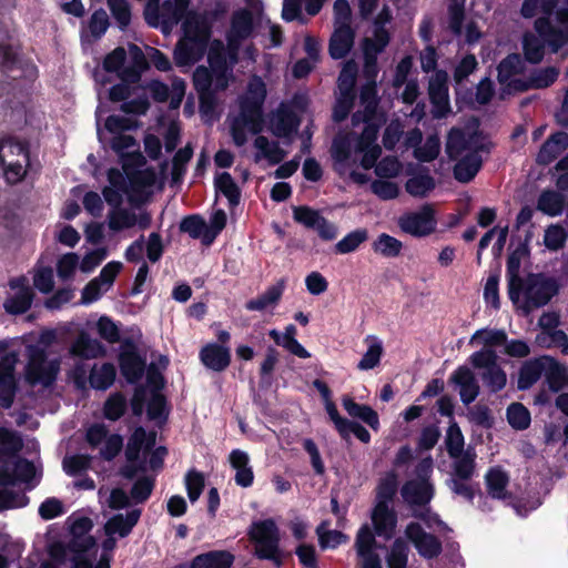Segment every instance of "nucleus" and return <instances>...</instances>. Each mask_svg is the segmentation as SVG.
Wrapping results in <instances>:
<instances>
[{
	"instance_id": "nucleus-1",
	"label": "nucleus",
	"mask_w": 568,
	"mask_h": 568,
	"mask_svg": "<svg viewBox=\"0 0 568 568\" xmlns=\"http://www.w3.org/2000/svg\"><path fill=\"white\" fill-rule=\"evenodd\" d=\"M378 128L367 124L361 135L355 133L338 134L334 138L331 149L334 170L341 176L349 179L362 185L368 182V175L358 172L361 165L365 170L374 168L382 154L381 146L376 143Z\"/></svg>"
},
{
	"instance_id": "nucleus-2",
	"label": "nucleus",
	"mask_w": 568,
	"mask_h": 568,
	"mask_svg": "<svg viewBox=\"0 0 568 568\" xmlns=\"http://www.w3.org/2000/svg\"><path fill=\"white\" fill-rule=\"evenodd\" d=\"M255 23L253 13L245 8L233 11L230 28L226 31V45L220 39L210 43L207 62L217 77L220 87L226 84V75L239 62V52L243 41L253 37Z\"/></svg>"
},
{
	"instance_id": "nucleus-3",
	"label": "nucleus",
	"mask_w": 568,
	"mask_h": 568,
	"mask_svg": "<svg viewBox=\"0 0 568 568\" xmlns=\"http://www.w3.org/2000/svg\"><path fill=\"white\" fill-rule=\"evenodd\" d=\"M108 182L109 185L103 187L102 194L109 205H121L124 195L131 204L136 205L146 202L153 194L156 174L151 169L124 174L112 168L108 171Z\"/></svg>"
},
{
	"instance_id": "nucleus-4",
	"label": "nucleus",
	"mask_w": 568,
	"mask_h": 568,
	"mask_svg": "<svg viewBox=\"0 0 568 568\" xmlns=\"http://www.w3.org/2000/svg\"><path fill=\"white\" fill-rule=\"evenodd\" d=\"M266 97L264 82L253 78L245 94L240 99V112L231 118L230 128L234 143L242 146L250 135L257 134L263 129L262 106Z\"/></svg>"
},
{
	"instance_id": "nucleus-5",
	"label": "nucleus",
	"mask_w": 568,
	"mask_h": 568,
	"mask_svg": "<svg viewBox=\"0 0 568 568\" xmlns=\"http://www.w3.org/2000/svg\"><path fill=\"white\" fill-rule=\"evenodd\" d=\"M481 144L477 134H466L460 129L453 128L447 136L446 153L455 160L454 178L462 183L471 181L481 168Z\"/></svg>"
},
{
	"instance_id": "nucleus-6",
	"label": "nucleus",
	"mask_w": 568,
	"mask_h": 568,
	"mask_svg": "<svg viewBox=\"0 0 568 568\" xmlns=\"http://www.w3.org/2000/svg\"><path fill=\"white\" fill-rule=\"evenodd\" d=\"M182 28L183 37L174 48V62L178 67H191L209 52L211 26L201 14L189 12Z\"/></svg>"
},
{
	"instance_id": "nucleus-7",
	"label": "nucleus",
	"mask_w": 568,
	"mask_h": 568,
	"mask_svg": "<svg viewBox=\"0 0 568 568\" xmlns=\"http://www.w3.org/2000/svg\"><path fill=\"white\" fill-rule=\"evenodd\" d=\"M558 293L557 281L544 274H529L521 283L523 300L516 304L529 313L545 306Z\"/></svg>"
},
{
	"instance_id": "nucleus-8",
	"label": "nucleus",
	"mask_w": 568,
	"mask_h": 568,
	"mask_svg": "<svg viewBox=\"0 0 568 568\" xmlns=\"http://www.w3.org/2000/svg\"><path fill=\"white\" fill-rule=\"evenodd\" d=\"M0 162L4 169V178L11 183L20 182L27 173L29 165L28 145L12 138L0 141Z\"/></svg>"
},
{
	"instance_id": "nucleus-9",
	"label": "nucleus",
	"mask_w": 568,
	"mask_h": 568,
	"mask_svg": "<svg viewBox=\"0 0 568 568\" xmlns=\"http://www.w3.org/2000/svg\"><path fill=\"white\" fill-rule=\"evenodd\" d=\"M469 362L475 368L483 371L480 377L490 392L497 393L506 386L507 375L498 364L494 349L481 348L470 355Z\"/></svg>"
},
{
	"instance_id": "nucleus-10",
	"label": "nucleus",
	"mask_w": 568,
	"mask_h": 568,
	"mask_svg": "<svg viewBox=\"0 0 568 568\" xmlns=\"http://www.w3.org/2000/svg\"><path fill=\"white\" fill-rule=\"evenodd\" d=\"M252 539L255 541V554L261 559H268L275 566H280L282 560L278 549V529L272 519L255 523L251 531Z\"/></svg>"
},
{
	"instance_id": "nucleus-11",
	"label": "nucleus",
	"mask_w": 568,
	"mask_h": 568,
	"mask_svg": "<svg viewBox=\"0 0 568 568\" xmlns=\"http://www.w3.org/2000/svg\"><path fill=\"white\" fill-rule=\"evenodd\" d=\"M556 20L559 24H554L549 18H538L535 21L536 32L544 37L554 53L568 43V0H564L557 9Z\"/></svg>"
},
{
	"instance_id": "nucleus-12",
	"label": "nucleus",
	"mask_w": 568,
	"mask_h": 568,
	"mask_svg": "<svg viewBox=\"0 0 568 568\" xmlns=\"http://www.w3.org/2000/svg\"><path fill=\"white\" fill-rule=\"evenodd\" d=\"M59 371L60 362L58 359L48 361L43 349L34 347L30 351L26 373L30 384L50 386L55 381Z\"/></svg>"
},
{
	"instance_id": "nucleus-13",
	"label": "nucleus",
	"mask_w": 568,
	"mask_h": 568,
	"mask_svg": "<svg viewBox=\"0 0 568 568\" xmlns=\"http://www.w3.org/2000/svg\"><path fill=\"white\" fill-rule=\"evenodd\" d=\"M398 225L403 232L412 236L429 235L436 229L434 209L429 204H425L418 211L402 215Z\"/></svg>"
},
{
	"instance_id": "nucleus-14",
	"label": "nucleus",
	"mask_w": 568,
	"mask_h": 568,
	"mask_svg": "<svg viewBox=\"0 0 568 568\" xmlns=\"http://www.w3.org/2000/svg\"><path fill=\"white\" fill-rule=\"evenodd\" d=\"M89 445L99 449V454L105 460L113 459L122 449L123 439L118 434H109L103 424L90 426L85 435Z\"/></svg>"
},
{
	"instance_id": "nucleus-15",
	"label": "nucleus",
	"mask_w": 568,
	"mask_h": 568,
	"mask_svg": "<svg viewBox=\"0 0 568 568\" xmlns=\"http://www.w3.org/2000/svg\"><path fill=\"white\" fill-rule=\"evenodd\" d=\"M293 217L297 223L316 231L324 241H333L338 234V227L333 222L308 206L294 207Z\"/></svg>"
},
{
	"instance_id": "nucleus-16",
	"label": "nucleus",
	"mask_w": 568,
	"mask_h": 568,
	"mask_svg": "<svg viewBox=\"0 0 568 568\" xmlns=\"http://www.w3.org/2000/svg\"><path fill=\"white\" fill-rule=\"evenodd\" d=\"M152 222L151 214L146 211H141L138 214L133 211L119 206L113 209L108 214V226L113 232H120L134 226L140 230H146Z\"/></svg>"
},
{
	"instance_id": "nucleus-17",
	"label": "nucleus",
	"mask_w": 568,
	"mask_h": 568,
	"mask_svg": "<svg viewBox=\"0 0 568 568\" xmlns=\"http://www.w3.org/2000/svg\"><path fill=\"white\" fill-rule=\"evenodd\" d=\"M12 294L4 300L3 307L7 313L19 315L28 312L33 302V290L29 286L26 277H16L9 282Z\"/></svg>"
},
{
	"instance_id": "nucleus-18",
	"label": "nucleus",
	"mask_w": 568,
	"mask_h": 568,
	"mask_svg": "<svg viewBox=\"0 0 568 568\" xmlns=\"http://www.w3.org/2000/svg\"><path fill=\"white\" fill-rule=\"evenodd\" d=\"M405 536L423 558L433 559L442 552V542L437 537L426 532L417 523L407 525Z\"/></svg>"
},
{
	"instance_id": "nucleus-19",
	"label": "nucleus",
	"mask_w": 568,
	"mask_h": 568,
	"mask_svg": "<svg viewBox=\"0 0 568 568\" xmlns=\"http://www.w3.org/2000/svg\"><path fill=\"white\" fill-rule=\"evenodd\" d=\"M446 72L438 71L429 80L428 94L432 103V113L436 119H442L450 112L448 84Z\"/></svg>"
},
{
	"instance_id": "nucleus-20",
	"label": "nucleus",
	"mask_w": 568,
	"mask_h": 568,
	"mask_svg": "<svg viewBox=\"0 0 568 568\" xmlns=\"http://www.w3.org/2000/svg\"><path fill=\"white\" fill-rule=\"evenodd\" d=\"M126 53L123 48H116L109 53L103 62V67L108 72H116L122 81L138 82L140 80L141 69L144 65V58L140 54L136 58V65L123 68Z\"/></svg>"
},
{
	"instance_id": "nucleus-21",
	"label": "nucleus",
	"mask_w": 568,
	"mask_h": 568,
	"mask_svg": "<svg viewBox=\"0 0 568 568\" xmlns=\"http://www.w3.org/2000/svg\"><path fill=\"white\" fill-rule=\"evenodd\" d=\"M389 42V34L387 30L379 29L375 38H366L364 40V68L363 73L369 81H376L378 68L377 55L381 53Z\"/></svg>"
},
{
	"instance_id": "nucleus-22",
	"label": "nucleus",
	"mask_w": 568,
	"mask_h": 568,
	"mask_svg": "<svg viewBox=\"0 0 568 568\" xmlns=\"http://www.w3.org/2000/svg\"><path fill=\"white\" fill-rule=\"evenodd\" d=\"M69 525L72 538L68 544V549L71 552H88L95 546L94 538L88 535L93 527L92 520L89 517H70Z\"/></svg>"
},
{
	"instance_id": "nucleus-23",
	"label": "nucleus",
	"mask_w": 568,
	"mask_h": 568,
	"mask_svg": "<svg viewBox=\"0 0 568 568\" xmlns=\"http://www.w3.org/2000/svg\"><path fill=\"white\" fill-rule=\"evenodd\" d=\"M449 382L458 389L460 400L471 404L479 395L480 386L474 372L467 366H459L453 372Z\"/></svg>"
},
{
	"instance_id": "nucleus-24",
	"label": "nucleus",
	"mask_w": 568,
	"mask_h": 568,
	"mask_svg": "<svg viewBox=\"0 0 568 568\" xmlns=\"http://www.w3.org/2000/svg\"><path fill=\"white\" fill-rule=\"evenodd\" d=\"M300 120L291 106L281 104L270 118V130L277 138H288L296 132Z\"/></svg>"
},
{
	"instance_id": "nucleus-25",
	"label": "nucleus",
	"mask_w": 568,
	"mask_h": 568,
	"mask_svg": "<svg viewBox=\"0 0 568 568\" xmlns=\"http://www.w3.org/2000/svg\"><path fill=\"white\" fill-rule=\"evenodd\" d=\"M372 521L376 534L389 539L394 534L397 516L386 503H376L372 511Z\"/></svg>"
},
{
	"instance_id": "nucleus-26",
	"label": "nucleus",
	"mask_w": 568,
	"mask_h": 568,
	"mask_svg": "<svg viewBox=\"0 0 568 568\" xmlns=\"http://www.w3.org/2000/svg\"><path fill=\"white\" fill-rule=\"evenodd\" d=\"M200 359L209 369L222 372L230 365V348L216 343H210L202 347L200 352Z\"/></svg>"
},
{
	"instance_id": "nucleus-27",
	"label": "nucleus",
	"mask_w": 568,
	"mask_h": 568,
	"mask_svg": "<svg viewBox=\"0 0 568 568\" xmlns=\"http://www.w3.org/2000/svg\"><path fill=\"white\" fill-rule=\"evenodd\" d=\"M231 467L235 470L234 480L243 488L251 487L254 481L253 468L250 465V456L241 449H233L229 455Z\"/></svg>"
},
{
	"instance_id": "nucleus-28",
	"label": "nucleus",
	"mask_w": 568,
	"mask_h": 568,
	"mask_svg": "<svg viewBox=\"0 0 568 568\" xmlns=\"http://www.w3.org/2000/svg\"><path fill=\"white\" fill-rule=\"evenodd\" d=\"M405 503L423 506L430 501L434 496V487L430 481L408 480L400 490Z\"/></svg>"
},
{
	"instance_id": "nucleus-29",
	"label": "nucleus",
	"mask_w": 568,
	"mask_h": 568,
	"mask_svg": "<svg viewBox=\"0 0 568 568\" xmlns=\"http://www.w3.org/2000/svg\"><path fill=\"white\" fill-rule=\"evenodd\" d=\"M105 353L104 346L95 338H92L87 332L79 333L70 346V354L84 359H92L102 356Z\"/></svg>"
},
{
	"instance_id": "nucleus-30",
	"label": "nucleus",
	"mask_w": 568,
	"mask_h": 568,
	"mask_svg": "<svg viewBox=\"0 0 568 568\" xmlns=\"http://www.w3.org/2000/svg\"><path fill=\"white\" fill-rule=\"evenodd\" d=\"M141 516L140 509H133L125 515L118 514L111 517L104 525L106 536L119 535L120 537L128 536L132 528L138 524Z\"/></svg>"
},
{
	"instance_id": "nucleus-31",
	"label": "nucleus",
	"mask_w": 568,
	"mask_h": 568,
	"mask_svg": "<svg viewBox=\"0 0 568 568\" xmlns=\"http://www.w3.org/2000/svg\"><path fill=\"white\" fill-rule=\"evenodd\" d=\"M120 368L125 379L133 384L143 376L145 362L133 349L124 351L119 357Z\"/></svg>"
},
{
	"instance_id": "nucleus-32",
	"label": "nucleus",
	"mask_w": 568,
	"mask_h": 568,
	"mask_svg": "<svg viewBox=\"0 0 568 568\" xmlns=\"http://www.w3.org/2000/svg\"><path fill=\"white\" fill-rule=\"evenodd\" d=\"M568 148V133L557 132L548 138L538 154L537 163L547 165Z\"/></svg>"
},
{
	"instance_id": "nucleus-33",
	"label": "nucleus",
	"mask_w": 568,
	"mask_h": 568,
	"mask_svg": "<svg viewBox=\"0 0 568 568\" xmlns=\"http://www.w3.org/2000/svg\"><path fill=\"white\" fill-rule=\"evenodd\" d=\"M233 77V69L226 75V84L224 87H220L217 83V77L214 72L213 68L209 63V68L204 65H199L193 72V84L197 93L212 91V87L214 90H225L229 85V81Z\"/></svg>"
},
{
	"instance_id": "nucleus-34",
	"label": "nucleus",
	"mask_w": 568,
	"mask_h": 568,
	"mask_svg": "<svg viewBox=\"0 0 568 568\" xmlns=\"http://www.w3.org/2000/svg\"><path fill=\"white\" fill-rule=\"evenodd\" d=\"M354 32L351 26L335 27L329 41V54L333 59L344 58L352 49Z\"/></svg>"
},
{
	"instance_id": "nucleus-35",
	"label": "nucleus",
	"mask_w": 568,
	"mask_h": 568,
	"mask_svg": "<svg viewBox=\"0 0 568 568\" xmlns=\"http://www.w3.org/2000/svg\"><path fill=\"white\" fill-rule=\"evenodd\" d=\"M156 434L146 433L143 427H138L131 435L126 446V458L130 462L136 460L141 450H150L155 445Z\"/></svg>"
},
{
	"instance_id": "nucleus-36",
	"label": "nucleus",
	"mask_w": 568,
	"mask_h": 568,
	"mask_svg": "<svg viewBox=\"0 0 568 568\" xmlns=\"http://www.w3.org/2000/svg\"><path fill=\"white\" fill-rule=\"evenodd\" d=\"M498 81L501 84H508L519 90L524 82L513 80V78L523 70V60L519 54L507 55L498 65Z\"/></svg>"
},
{
	"instance_id": "nucleus-37",
	"label": "nucleus",
	"mask_w": 568,
	"mask_h": 568,
	"mask_svg": "<svg viewBox=\"0 0 568 568\" xmlns=\"http://www.w3.org/2000/svg\"><path fill=\"white\" fill-rule=\"evenodd\" d=\"M234 561L233 555L225 550H212L195 556L190 568H231Z\"/></svg>"
},
{
	"instance_id": "nucleus-38",
	"label": "nucleus",
	"mask_w": 568,
	"mask_h": 568,
	"mask_svg": "<svg viewBox=\"0 0 568 568\" xmlns=\"http://www.w3.org/2000/svg\"><path fill=\"white\" fill-rule=\"evenodd\" d=\"M546 357L540 356L524 363L519 371L518 388L528 389L536 384L541 376H544Z\"/></svg>"
},
{
	"instance_id": "nucleus-39",
	"label": "nucleus",
	"mask_w": 568,
	"mask_h": 568,
	"mask_svg": "<svg viewBox=\"0 0 568 568\" xmlns=\"http://www.w3.org/2000/svg\"><path fill=\"white\" fill-rule=\"evenodd\" d=\"M361 103L364 105L365 113L356 112L353 114L352 121L353 124L356 125L359 122H365V126L371 124L368 122L369 118L374 114L377 100H376V81L367 80L366 84H364L361 89Z\"/></svg>"
},
{
	"instance_id": "nucleus-40",
	"label": "nucleus",
	"mask_w": 568,
	"mask_h": 568,
	"mask_svg": "<svg viewBox=\"0 0 568 568\" xmlns=\"http://www.w3.org/2000/svg\"><path fill=\"white\" fill-rule=\"evenodd\" d=\"M342 405L351 417L361 419L374 430L378 429L379 418L371 406L358 404L348 396L343 397Z\"/></svg>"
},
{
	"instance_id": "nucleus-41",
	"label": "nucleus",
	"mask_w": 568,
	"mask_h": 568,
	"mask_svg": "<svg viewBox=\"0 0 568 568\" xmlns=\"http://www.w3.org/2000/svg\"><path fill=\"white\" fill-rule=\"evenodd\" d=\"M284 288L285 282L284 280H280L276 284L270 286L263 294L246 302V310L261 312L267 307L275 306L281 300Z\"/></svg>"
},
{
	"instance_id": "nucleus-42",
	"label": "nucleus",
	"mask_w": 568,
	"mask_h": 568,
	"mask_svg": "<svg viewBox=\"0 0 568 568\" xmlns=\"http://www.w3.org/2000/svg\"><path fill=\"white\" fill-rule=\"evenodd\" d=\"M180 230L187 233L192 239H200L205 246L214 242V235H211L206 222L199 215L184 217L180 224Z\"/></svg>"
},
{
	"instance_id": "nucleus-43",
	"label": "nucleus",
	"mask_w": 568,
	"mask_h": 568,
	"mask_svg": "<svg viewBox=\"0 0 568 568\" xmlns=\"http://www.w3.org/2000/svg\"><path fill=\"white\" fill-rule=\"evenodd\" d=\"M546 362L544 377L549 389L558 393L568 384L567 369L550 356L546 357Z\"/></svg>"
},
{
	"instance_id": "nucleus-44",
	"label": "nucleus",
	"mask_w": 568,
	"mask_h": 568,
	"mask_svg": "<svg viewBox=\"0 0 568 568\" xmlns=\"http://www.w3.org/2000/svg\"><path fill=\"white\" fill-rule=\"evenodd\" d=\"M487 491L495 499H505L508 497L507 486L509 477L500 467H494L485 476Z\"/></svg>"
},
{
	"instance_id": "nucleus-45",
	"label": "nucleus",
	"mask_w": 568,
	"mask_h": 568,
	"mask_svg": "<svg viewBox=\"0 0 568 568\" xmlns=\"http://www.w3.org/2000/svg\"><path fill=\"white\" fill-rule=\"evenodd\" d=\"M115 376L116 369L113 364H94L90 372L89 383L94 389L105 390L113 385Z\"/></svg>"
},
{
	"instance_id": "nucleus-46",
	"label": "nucleus",
	"mask_w": 568,
	"mask_h": 568,
	"mask_svg": "<svg viewBox=\"0 0 568 568\" xmlns=\"http://www.w3.org/2000/svg\"><path fill=\"white\" fill-rule=\"evenodd\" d=\"M546 43L548 44L539 33L538 36L534 33H526L523 39L525 59L532 64L541 62L545 55Z\"/></svg>"
},
{
	"instance_id": "nucleus-47",
	"label": "nucleus",
	"mask_w": 568,
	"mask_h": 568,
	"mask_svg": "<svg viewBox=\"0 0 568 568\" xmlns=\"http://www.w3.org/2000/svg\"><path fill=\"white\" fill-rule=\"evenodd\" d=\"M450 458L453 459L452 476L460 477L462 479H470L473 477L476 466V453L473 447H468L465 453Z\"/></svg>"
},
{
	"instance_id": "nucleus-48",
	"label": "nucleus",
	"mask_w": 568,
	"mask_h": 568,
	"mask_svg": "<svg viewBox=\"0 0 568 568\" xmlns=\"http://www.w3.org/2000/svg\"><path fill=\"white\" fill-rule=\"evenodd\" d=\"M254 146L257 149L256 160L261 158L266 159L270 164H278L286 155L277 142H271L267 138L258 135L254 141Z\"/></svg>"
},
{
	"instance_id": "nucleus-49",
	"label": "nucleus",
	"mask_w": 568,
	"mask_h": 568,
	"mask_svg": "<svg viewBox=\"0 0 568 568\" xmlns=\"http://www.w3.org/2000/svg\"><path fill=\"white\" fill-rule=\"evenodd\" d=\"M559 70L555 67H547L534 71L528 80L519 88L520 91L528 89H545L551 85L558 78Z\"/></svg>"
},
{
	"instance_id": "nucleus-50",
	"label": "nucleus",
	"mask_w": 568,
	"mask_h": 568,
	"mask_svg": "<svg viewBox=\"0 0 568 568\" xmlns=\"http://www.w3.org/2000/svg\"><path fill=\"white\" fill-rule=\"evenodd\" d=\"M191 0H165L161 7L162 22L178 24L190 6Z\"/></svg>"
},
{
	"instance_id": "nucleus-51",
	"label": "nucleus",
	"mask_w": 568,
	"mask_h": 568,
	"mask_svg": "<svg viewBox=\"0 0 568 568\" xmlns=\"http://www.w3.org/2000/svg\"><path fill=\"white\" fill-rule=\"evenodd\" d=\"M409 546L403 538H396L386 556L387 568H408Z\"/></svg>"
},
{
	"instance_id": "nucleus-52",
	"label": "nucleus",
	"mask_w": 568,
	"mask_h": 568,
	"mask_svg": "<svg viewBox=\"0 0 568 568\" xmlns=\"http://www.w3.org/2000/svg\"><path fill=\"white\" fill-rule=\"evenodd\" d=\"M564 205L565 200L562 195L556 191H544L537 203L538 210L551 216L560 215L564 211Z\"/></svg>"
},
{
	"instance_id": "nucleus-53",
	"label": "nucleus",
	"mask_w": 568,
	"mask_h": 568,
	"mask_svg": "<svg viewBox=\"0 0 568 568\" xmlns=\"http://www.w3.org/2000/svg\"><path fill=\"white\" fill-rule=\"evenodd\" d=\"M372 248L375 253L385 257H396L400 254L403 243L387 233H382L373 242Z\"/></svg>"
},
{
	"instance_id": "nucleus-54",
	"label": "nucleus",
	"mask_w": 568,
	"mask_h": 568,
	"mask_svg": "<svg viewBox=\"0 0 568 568\" xmlns=\"http://www.w3.org/2000/svg\"><path fill=\"white\" fill-rule=\"evenodd\" d=\"M367 239L368 232L366 229H356L346 234L335 244V252L337 254L353 253L361 246V244L366 242Z\"/></svg>"
},
{
	"instance_id": "nucleus-55",
	"label": "nucleus",
	"mask_w": 568,
	"mask_h": 568,
	"mask_svg": "<svg viewBox=\"0 0 568 568\" xmlns=\"http://www.w3.org/2000/svg\"><path fill=\"white\" fill-rule=\"evenodd\" d=\"M366 341H369V345L357 364V368L359 371H369L375 368L379 364L383 355V344L378 338L368 336Z\"/></svg>"
},
{
	"instance_id": "nucleus-56",
	"label": "nucleus",
	"mask_w": 568,
	"mask_h": 568,
	"mask_svg": "<svg viewBox=\"0 0 568 568\" xmlns=\"http://www.w3.org/2000/svg\"><path fill=\"white\" fill-rule=\"evenodd\" d=\"M193 148L187 143L184 148L180 149L172 160V182L179 183L186 172V165L192 159Z\"/></svg>"
},
{
	"instance_id": "nucleus-57",
	"label": "nucleus",
	"mask_w": 568,
	"mask_h": 568,
	"mask_svg": "<svg viewBox=\"0 0 568 568\" xmlns=\"http://www.w3.org/2000/svg\"><path fill=\"white\" fill-rule=\"evenodd\" d=\"M406 191L416 197L426 196L434 187L435 181L428 174H417L409 178L406 182Z\"/></svg>"
},
{
	"instance_id": "nucleus-58",
	"label": "nucleus",
	"mask_w": 568,
	"mask_h": 568,
	"mask_svg": "<svg viewBox=\"0 0 568 568\" xmlns=\"http://www.w3.org/2000/svg\"><path fill=\"white\" fill-rule=\"evenodd\" d=\"M215 186L229 200L231 206L239 204L240 191L230 173H221L215 179Z\"/></svg>"
},
{
	"instance_id": "nucleus-59",
	"label": "nucleus",
	"mask_w": 568,
	"mask_h": 568,
	"mask_svg": "<svg viewBox=\"0 0 568 568\" xmlns=\"http://www.w3.org/2000/svg\"><path fill=\"white\" fill-rule=\"evenodd\" d=\"M445 445L449 457H457L462 453H465L464 435L456 423L449 425L445 437Z\"/></svg>"
},
{
	"instance_id": "nucleus-60",
	"label": "nucleus",
	"mask_w": 568,
	"mask_h": 568,
	"mask_svg": "<svg viewBox=\"0 0 568 568\" xmlns=\"http://www.w3.org/2000/svg\"><path fill=\"white\" fill-rule=\"evenodd\" d=\"M519 263L510 257L507 262L508 295L514 304L520 298L521 283L524 280L518 275Z\"/></svg>"
},
{
	"instance_id": "nucleus-61",
	"label": "nucleus",
	"mask_w": 568,
	"mask_h": 568,
	"mask_svg": "<svg viewBox=\"0 0 568 568\" xmlns=\"http://www.w3.org/2000/svg\"><path fill=\"white\" fill-rule=\"evenodd\" d=\"M507 419L511 427L524 430L530 425V413L520 403H513L507 408Z\"/></svg>"
},
{
	"instance_id": "nucleus-62",
	"label": "nucleus",
	"mask_w": 568,
	"mask_h": 568,
	"mask_svg": "<svg viewBox=\"0 0 568 568\" xmlns=\"http://www.w3.org/2000/svg\"><path fill=\"white\" fill-rule=\"evenodd\" d=\"M374 546H375V537L374 534L368 525H364L359 528L355 547L357 550V555L363 557H368L369 555H377L374 552Z\"/></svg>"
},
{
	"instance_id": "nucleus-63",
	"label": "nucleus",
	"mask_w": 568,
	"mask_h": 568,
	"mask_svg": "<svg viewBox=\"0 0 568 568\" xmlns=\"http://www.w3.org/2000/svg\"><path fill=\"white\" fill-rule=\"evenodd\" d=\"M112 17L120 29H125L131 22V6L128 0H106Z\"/></svg>"
},
{
	"instance_id": "nucleus-64",
	"label": "nucleus",
	"mask_w": 568,
	"mask_h": 568,
	"mask_svg": "<svg viewBox=\"0 0 568 568\" xmlns=\"http://www.w3.org/2000/svg\"><path fill=\"white\" fill-rule=\"evenodd\" d=\"M184 483L190 501L195 503L200 498L205 486L204 475L195 469H191L186 473Z\"/></svg>"
}]
</instances>
